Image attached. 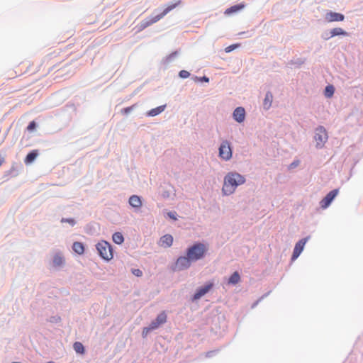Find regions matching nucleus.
<instances>
[{"label":"nucleus","mask_w":363,"mask_h":363,"mask_svg":"<svg viewBox=\"0 0 363 363\" xmlns=\"http://www.w3.org/2000/svg\"><path fill=\"white\" fill-rule=\"evenodd\" d=\"M245 182V177L237 172H229L224 178L222 191L225 195L232 194L237 186Z\"/></svg>","instance_id":"obj_1"},{"label":"nucleus","mask_w":363,"mask_h":363,"mask_svg":"<svg viewBox=\"0 0 363 363\" xmlns=\"http://www.w3.org/2000/svg\"><path fill=\"white\" fill-rule=\"evenodd\" d=\"M181 0H177L174 3L168 5L163 11L150 18H147L145 21H142L139 26V30H143L148 26L152 25L155 23H157L160 19H162L164 16H165L169 12L175 9L177 6L181 4Z\"/></svg>","instance_id":"obj_2"},{"label":"nucleus","mask_w":363,"mask_h":363,"mask_svg":"<svg viewBox=\"0 0 363 363\" xmlns=\"http://www.w3.org/2000/svg\"><path fill=\"white\" fill-rule=\"evenodd\" d=\"M208 251V246L201 242H196L186 250V255L192 262H196L204 257Z\"/></svg>","instance_id":"obj_3"},{"label":"nucleus","mask_w":363,"mask_h":363,"mask_svg":"<svg viewBox=\"0 0 363 363\" xmlns=\"http://www.w3.org/2000/svg\"><path fill=\"white\" fill-rule=\"evenodd\" d=\"M96 247L101 258L107 261H109L113 258V250L108 242L101 240L97 243Z\"/></svg>","instance_id":"obj_4"},{"label":"nucleus","mask_w":363,"mask_h":363,"mask_svg":"<svg viewBox=\"0 0 363 363\" xmlns=\"http://www.w3.org/2000/svg\"><path fill=\"white\" fill-rule=\"evenodd\" d=\"M315 140L316 143V147H322L328 140L327 131L323 126H320L316 128Z\"/></svg>","instance_id":"obj_5"},{"label":"nucleus","mask_w":363,"mask_h":363,"mask_svg":"<svg viewBox=\"0 0 363 363\" xmlns=\"http://www.w3.org/2000/svg\"><path fill=\"white\" fill-rule=\"evenodd\" d=\"M192 261L191 259L186 255L179 257L174 264V270L175 271H181L190 267Z\"/></svg>","instance_id":"obj_6"},{"label":"nucleus","mask_w":363,"mask_h":363,"mask_svg":"<svg viewBox=\"0 0 363 363\" xmlns=\"http://www.w3.org/2000/svg\"><path fill=\"white\" fill-rule=\"evenodd\" d=\"M219 156L224 160H229L232 157V150L228 141H223L219 147Z\"/></svg>","instance_id":"obj_7"},{"label":"nucleus","mask_w":363,"mask_h":363,"mask_svg":"<svg viewBox=\"0 0 363 363\" xmlns=\"http://www.w3.org/2000/svg\"><path fill=\"white\" fill-rule=\"evenodd\" d=\"M338 194V189L330 191L320 202L321 208H328Z\"/></svg>","instance_id":"obj_8"},{"label":"nucleus","mask_w":363,"mask_h":363,"mask_svg":"<svg viewBox=\"0 0 363 363\" xmlns=\"http://www.w3.org/2000/svg\"><path fill=\"white\" fill-rule=\"evenodd\" d=\"M213 284L209 282L206 284L204 286L199 288L196 292L194 294L193 300H198L207 294L213 287Z\"/></svg>","instance_id":"obj_9"},{"label":"nucleus","mask_w":363,"mask_h":363,"mask_svg":"<svg viewBox=\"0 0 363 363\" xmlns=\"http://www.w3.org/2000/svg\"><path fill=\"white\" fill-rule=\"evenodd\" d=\"M308 238H303L299 240L295 245L294 249L292 259L294 260L298 258L301 252L303 250V247L307 242Z\"/></svg>","instance_id":"obj_10"},{"label":"nucleus","mask_w":363,"mask_h":363,"mask_svg":"<svg viewBox=\"0 0 363 363\" xmlns=\"http://www.w3.org/2000/svg\"><path fill=\"white\" fill-rule=\"evenodd\" d=\"M167 314L164 311L160 313L157 316L156 319L151 322L150 325H152V328L155 330L161 325L167 322Z\"/></svg>","instance_id":"obj_11"},{"label":"nucleus","mask_w":363,"mask_h":363,"mask_svg":"<svg viewBox=\"0 0 363 363\" xmlns=\"http://www.w3.org/2000/svg\"><path fill=\"white\" fill-rule=\"evenodd\" d=\"M325 19L328 22L342 21L345 16L340 13L329 11L325 14Z\"/></svg>","instance_id":"obj_12"},{"label":"nucleus","mask_w":363,"mask_h":363,"mask_svg":"<svg viewBox=\"0 0 363 363\" xmlns=\"http://www.w3.org/2000/svg\"><path fill=\"white\" fill-rule=\"evenodd\" d=\"M245 118V111L242 107H238L233 112V118L238 123L244 121Z\"/></svg>","instance_id":"obj_13"},{"label":"nucleus","mask_w":363,"mask_h":363,"mask_svg":"<svg viewBox=\"0 0 363 363\" xmlns=\"http://www.w3.org/2000/svg\"><path fill=\"white\" fill-rule=\"evenodd\" d=\"M129 204L133 208H139L142 206V201L138 196L133 195L129 198Z\"/></svg>","instance_id":"obj_14"},{"label":"nucleus","mask_w":363,"mask_h":363,"mask_svg":"<svg viewBox=\"0 0 363 363\" xmlns=\"http://www.w3.org/2000/svg\"><path fill=\"white\" fill-rule=\"evenodd\" d=\"M173 243V238L171 235H165L162 236L160 239V245L161 246L169 247Z\"/></svg>","instance_id":"obj_15"},{"label":"nucleus","mask_w":363,"mask_h":363,"mask_svg":"<svg viewBox=\"0 0 363 363\" xmlns=\"http://www.w3.org/2000/svg\"><path fill=\"white\" fill-rule=\"evenodd\" d=\"M272 101H273L272 94L271 92L268 91L266 94L265 98L264 99V102H263L264 108L269 109L272 106Z\"/></svg>","instance_id":"obj_16"},{"label":"nucleus","mask_w":363,"mask_h":363,"mask_svg":"<svg viewBox=\"0 0 363 363\" xmlns=\"http://www.w3.org/2000/svg\"><path fill=\"white\" fill-rule=\"evenodd\" d=\"M72 249L78 255H82L84 252V245L80 242H74L72 245Z\"/></svg>","instance_id":"obj_17"},{"label":"nucleus","mask_w":363,"mask_h":363,"mask_svg":"<svg viewBox=\"0 0 363 363\" xmlns=\"http://www.w3.org/2000/svg\"><path fill=\"white\" fill-rule=\"evenodd\" d=\"M243 8H244L243 4H238V5L233 6L225 10V14L230 15L231 13H233L240 11Z\"/></svg>","instance_id":"obj_18"},{"label":"nucleus","mask_w":363,"mask_h":363,"mask_svg":"<svg viewBox=\"0 0 363 363\" xmlns=\"http://www.w3.org/2000/svg\"><path fill=\"white\" fill-rule=\"evenodd\" d=\"M165 107H166L165 105H162V106L156 107L155 108H152L147 113V116H155L160 114V113H162V111H164Z\"/></svg>","instance_id":"obj_19"},{"label":"nucleus","mask_w":363,"mask_h":363,"mask_svg":"<svg viewBox=\"0 0 363 363\" xmlns=\"http://www.w3.org/2000/svg\"><path fill=\"white\" fill-rule=\"evenodd\" d=\"M38 153V150H33L31 151L30 152H29L26 159H25V163L26 164H30L31 162H33L35 158L37 157Z\"/></svg>","instance_id":"obj_20"},{"label":"nucleus","mask_w":363,"mask_h":363,"mask_svg":"<svg viewBox=\"0 0 363 363\" xmlns=\"http://www.w3.org/2000/svg\"><path fill=\"white\" fill-rule=\"evenodd\" d=\"M240 281V277L238 272H235L228 279V283L229 284H237Z\"/></svg>","instance_id":"obj_21"},{"label":"nucleus","mask_w":363,"mask_h":363,"mask_svg":"<svg viewBox=\"0 0 363 363\" xmlns=\"http://www.w3.org/2000/svg\"><path fill=\"white\" fill-rule=\"evenodd\" d=\"M112 239L113 241L118 245L123 243L124 241L123 235L119 232L115 233L112 236Z\"/></svg>","instance_id":"obj_22"},{"label":"nucleus","mask_w":363,"mask_h":363,"mask_svg":"<svg viewBox=\"0 0 363 363\" xmlns=\"http://www.w3.org/2000/svg\"><path fill=\"white\" fill-rule=\"evenodd\" d=\"M64 263V258L60 254H57L55 255L53 258V264L55 267H60L62 266Z\"/></svg>","instance_id":"obj_23"},{"label":"nucleus","mask_w":363,"mask_h":363,"mask_svg":"<svg viewBox=\"0 0 363 363\" xmlns=\"http://www.w3.org/2000/svg\"><path fill=\"white\" fill-rule=\"evenodd\" d=\"M331 36H336V35H347V33L345 32L343 29L341 28H333L331 32Z\"/></svg>","instance_id":"obj_24"},{"label":"nucleus","mask_w":363,"mask_h":363,"mask_svg":"<svg viewBox=\"0 0 363 363\" xmlns=\"http://www.w3.org/2000/svg\"><path fill=\"white\" fill-rule=\"evenodd\" d=\"M73 347L77 353L83 354L84 352V347L79 342H74Z\"/></svg>","instance_id":"obj_25"},{"label":"nucleus","mask_w":363,"mask_h":363,"mask_svg":"<svg viewBox=\"0 0 363 363\" xmlns=\"http://www.w3.org/2000/svg\"><path fill=\"white\" fill-rule=\"evenodd\" d=\"M335 88L333 85H328L325 89V96L328 98H330L334 94Z\"/></svg>","instance_id":"obj_26"},{"label":"nucleus","mask_w":363,"mask_h":363,"mask_svg":"<svg viewBox=\"0 0 363 363\" xmlns=\"http://www.w3.org/2000/svg\"><path fill=\"white\" fill-rule=\"evenodd\" d=\"M155 330L154 328H152V325L150 324V325L148 327H145L143 328V333H142V335H143V337H145L147 334L151 331V330Z\"/></svg>","instance_id":"obj_27"},{"label":"nucleus","mask_w":363,"mask_h":363,"mask_svg":"<svg viewBox=\"0 0 363 363\" xmlns=\"http://www.w3.org/2000/svg\"><path fill=\"white\" fill-rule=\"evenodd\" d=\"M179 75L181 78L186 79L189 77L190 74L186 70H182L179 72Z\"/></svg>","instance_id":"obj_28"},{"label":"nucleus","mask_w":363,"mask_h":363,"mask_svg":"<svg viewBox=\"0 0 363 363\" xmlns=\"http://www.w3.org/2000/svg\"><path fill=\"white\" fill-rule=\"evenodd\" d=\"M132 273L136 277H141L143 275L142 271L139 269H132Z\"/></svg>","instance_id":"obj_29"},{"label":"nucleus","mask_w":363,"mask_h":363,"mask_svg":"<svg viewBox=\"0 0 363 363\" xmlns=\"http://www.w3.org/2000/svg\"><path fill=\"white\" fill-rule=\"evenodd\" d=\"M238 45H231L225 48V52H229L233 50L235 48H238Z\"/></svg>","instance_id":"obj_30"},{"label":"nucleus","mask_w":363,"mask_h":363,"mask_svg":"<svg viewBox=\"0 0 363 363\" xmlns=\"http://www.w3.org/2000/svg\"><path fill=\"white\" fill-rule=\"evenodd\" d=\"M35 126H36V124L34 121H32L29 123V125H28L27 127V129L28 130H33V129L35 128Z\"/></svg>","instance_id":"obj_31"},{"label":"nucleus","mask_w":363,"mask_h":363,"mask_svg":"<svg viewBox=\"0 0 363 363\" xmlns=\"http://www.w3.org/2000/svg\"><path fill=\"white\" fill-rule=\"evenodd\" d=\"M62 222H67V223H70V224H71V225H72L75 224V221H74V219H72V218H68V219H64V218H63V219L62 220Z\"/></svg>","instance_id":"obj_32"},{"label":"nucleus","mask_w":363,"mask_h":363,"mask_svg":"<svg viewBox=\"0 0 363 363\" xmlns=\"http://www.w3.org/2000/svg\"><path fill=\"white\" fill-rule=\"evenodd\" d=\"M133 108V106H130V107H127V108H125L123 110V112L125 114H128L129 113Z\"/></svg>","instance_id":"obj_33"},{"label":"nucleus","mask_w":363,"mask_h":363,"mask_svg":"<svg viewBox=\"0 0 363 363\" xmlns=\"http://www.w3.org/2000/svg\"><path fill=\"white\" fill-rule=\"evenodd\" d=\"M168 216L173 219V220H177V217L175 216V213H172V212H169L167 213Z\"/></svg>","instance_id":"obj_34"},{"label":"nucleus","mask_w":363,"mask_h":363,"mask_svg":"<svg viewBox=\"0 0 363 363\" xmlns=\"http://www.w3.org/2000/svg\"><path fill=\"white\" fill-rule=\"evenodd\" d=\"M201 81H203V82H208L209 81L208 78L206 77H203L201 79Z\"/></svg>","instance_id":"obj_35"},{"label":"nucleus","mask_w":363,"mask_h":363,"mask_svg":"<svg viewBox=\"0 0 363 363\" xmlns=\"http://www.w3.org/2000/svg\"><path fill=\"white\" fill-rule=\"evenodd\" d=\"M298 164V162H297L296 163V162H293L291 164V167H296Z\"/></svg>","instance_id":"obj_36"},{"label":"nucleus","mask_w":363,"mask_h":363,"mask_svg":"<svg viewBox=\"0 0 363 363\" xmlns=\"http://www.w3.org/2000/svg\"><path fill=\"white\" fill-rule=\"evenodd\" d=\"M4 162V160L2 158H0V167L1 166V164H3Z\"/></svg>","instance_id":"obj_37"},{"label":"nucleus","mask_w":363,"mask_h":363,"mask_svg":"<svg viewBox=\"0 0 363 363\" xmlns=\"http://www.w3.org/2000/svg\"><path fill=\"white\" fill-rule=\"evenodd\" d=\"M47 363H55V362H52V361H50V362H47Z\"/></svg>","instance_id":"obj_38"}]
</instances>
